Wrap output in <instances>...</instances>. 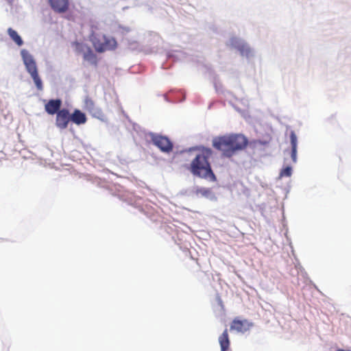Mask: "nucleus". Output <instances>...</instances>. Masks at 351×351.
<instances>
[{"instance_id": "6", "label": "nucleus", "mask_w": 351, "mask_h": 351, "mask_svg": "<svg viewBox=\"0 0 351 351\" xmlns=\"http://www.w3.org/2000/svg\"><path fill=\"white\" fill-rule=\"evenodd\" d=\"M73 46L75 47V50L77 53H83L84 60L88 61H95V55L93 53L90 48L86 45L79 42H74L73 43Z\"/></svg>"}, {"instance_id": "16", "label": "nucleus", "mask_w": 351, "mask_h": 351, "mask_svg": "<svg viewBox=\"0 0 351 351\" xmlns=\"http://www.w3.org/2000/svg\"><path fill=\"white\" fill-rule=\"evenodd\" d=\"M197 195H201L205 197H209L212 195V190L209 188H199L196 190Z\"/></svg>"}, {"instance_id": "8", "label": "nucleus", "mask_w": 351, "mask_h": 351, "mask_svg": "<svg viewBox=\"0 0 351 351\" xmlns=\"http://www.w3.org/2000/svg\"><path fill=\"white\" fill-rule=\"evenodd\" d=\"M252 323L248 322L247 319L240 320L237 318L233 319L231 326V330H236L238 332L244 333L249 330L252 326Z\"/></svg>"}, {"instance_id": "5", "label": "nucleus", "mask_w": 351, "mask_h": 351, "mask_svg": "<svg viewBox=\"0 0 351 351\" xmlns=\"http://www.w3.org/2000/svg\"><path fill=\"white\" fill-rule=\"evenodd\" d=\"M153 144L161 152L170 153L173 148V143L169 138L162 135H153L152 137Z\"/></svg>"}, {"instance_id": "19", "label": "nucleus", "mask_w": 351, "mask_h": 351, "mask_svg": "<svg viewBox=\"0 0 351 351\" xmlns=\"http://www.w3.org/2000/svg\"><path fill=\"white\" fill-rule=\"evenodd\" d=\"M337 351H351V350H342V349H338Z\"/></svg>"}, {"instance_id": "18", "label": "nucleus", "mask_w": 351, "mask_h": 351, "mask_svg": "<svg viewBox=\"0 0 351 351\" xmlns=\"http://www.w3.org/2000/svg\"><path fill=\"white\" fill-rule=\"evenodd\" d=\"M88 103H91V105H93V102L90 99L86 101V104H88Z\"/></svg>"}, {"instance_id": "4", "label": "nucleus", "mask_w": 351, "mask_h": 351, "mask_svg": "<svg viewBox=\"0 0 351 351\" xmlns=\"http://www.w3.org/2000/svg\"><path fill=\"white\" fill-rule=\"evenodd\" d=\"M21 56L26 66L27 71L32 77L38 90H43V83L37 70V66L32 56L25 49L21 51Z\"/></svg>"}, {"instance_id": "15", "label": "nucleus", "mask_w": 351, "mask_h": 351, "mask_svg": "<svg viewBox=\"0 0 351 351\" xmlns=\"http://www.w3.org/2000/svg\"><path fill=\"white\" fill-rule=\"evenodd\" d=\"M8 34L10 36V38L18 45V46H22L23 45V41L21 38V37L18 34V33L13 29L12 28L10 27L8 29Z\"/></svg>"}, {"instance_id": "7", "label": "nucleus", "mask_w": 351, "mask_h": 351, "mask_svg": "<svg viewBox=\"0 0 351 351\" xmlns=\"http://www.w3.org/2000/svg\"><path fill=\"white\" fill-rule=\"evenodd\" d=\"M70 121L71 114L69 110L63 108L57 113L56 125L58 128L61 130L66 128Z\"/></svg>"}, {"instance_id": "11", "label": "nucleus", "mask_w": 351, "mask_h": 351, "mask_svg": "<svg viewBox=\"0 0 351 351\" xmlns=\"http://www.w3.org/2000/svg\"><path fill=\"white\" fill-rule=\"evenodd\" d=\"M62 101L60 99H51L45 106L46 112L49 114H56L60 110Z\"/></svg>"}, {"instance_id": "1", "label": "nucleus", "mask_w": 351, "mask_h": 351, "mask_svg": "<svg viewBox=\"0 0 351 351\" xmlns=\"http://www.w3.org/2000/svg\"><path fill=\"white\" fill-rule=\"evenodd\" d=\"M247 144V138L244 135L239 134L217 136L213 140V147L227 158H230L236 152L244 149Z\"/></svg>"}, {"instance_id": "9", "label": "nucleus", "mask_w": 351, "mask_h": 351, "mask_svg": "<svg viewBox=\"0 0 351 351\" xmlns=\"http://www.w3.org/2000/svg\"><path fill=\"white\" fill-rule=\"evenodd\" d=\"M49 3L55 12L65 13L69 8V0H49Z\"/></svg>"}, {"instance_id": "3", "label": "nucleus", "mask_w": 351, "mask_h": 351, "mask_svg": "<svg viewBox=\"0 0 351 351\" xmlns=\"http://www.w3.org/2000/svg\"><path fill=\"white\" fill-rule=\"evenodd\" d=\"M90 40L95 50L98 52L113 50L117 47V45L114 38L106 36L101 33H92Z\"/></svg>"}, {"instance_id": "14", "label": "nucleus", "mask_w": 351, "mask_h": 351, "mask_svg": "<svg viewBox=\"0 0 351 351\" xmlns=\"http://www.w3.org/2000/svg\"><path fill=\"white\" fill-rule=\"evenodd\" d=\"M290 138L291 143V158L293 161L295 162L297 154V136L293 132H291Z\"/></svg>"}, {"instance_id": "12", "label": "nucleus", "mask_w": 351, "mask_h": 351, "mask_svg": "<svg viewBox=\"0 0 351 351\" xmlns=\"http://www.w3.org/2000/svg\"><path fill=\"white\" fill-rule=\"evenodd\" d=\"M86 120V114L77 109H75L71 115V121L77 125L84 124Z\"/></svg>"}, {"instance_id": "13", "label": "nucleus", "mask_w": 351, "mask_h": 351, "mask_svg": "<svg viewBox=\"0 0 351 351\" xmlns=\"http://www.w3.org/2000/svg\"><path fill=\"white\" fill-rule=\"evenodd\" d=\"M219 343L221 347V351H227L230 346V339L228 330L226 329L219 337Z\"/></svg>"}, {"instance_id": "10", "label": "nucleus", "mask_w": 351, "mask_h": 351, "mask_svg": "<svg viewBox=\"0 0 351 351\" xmlns=\"http://www.w3.org/2000/svg\"><path fill=\"white\" fill-rule=\"evenodd\" d=\"M231 45L237 49L243 56L249 57L251 55V49L249 46L237 38L231 40Z\"/></svg>"}, {"instance_id": "2", "label": "nucleus", "mask_w": 351, "mask_h": 351, "mask_svg": "<svg viewBox=\"0 0 351 351\" xmlns=\"http://www.w3.org/2000/svg\"><path fill=\"white\" fill-rule=\"evenodd\" d=\"M212 154L213 151L210 148L202 147L200 149L190 165L189 170L193 176L213 182L217 180L208 161Z\"/></svg>"}, {"instance_id": "17", "label": "nucleus", "mask_w": 351, "mask_h": 351, "mask_svg": "<svg viewBox=\"0 0 351 351\" xmlns=\"http://www.w3.org/2000/svg\"><path fill=\"white\" fill-rule=\"evenodd\" d=\"M292 169L290 167L284 168L280 172V176L289 177L291 176Z\"/></svg>"}]
</instances>
